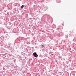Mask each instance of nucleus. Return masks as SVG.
<instances>
[{"label":"nucleus","instance_id":"nucleus-1","mask_svg":"<svg viewBox=\"0 0 76 76\" xmlns=\"http://www.w3.org/2000/svg\"><path fill=\"white\" fill-rule=\"evenodd\" d=\"M33 56H34V57H38V55H37V53L35 52L33 54Z\"/></svg>","mask_w":76,"mask_h":76},{"label":"nucleus","instance_id":"nucleus-2","mask_svg":"<svg viewBox=\"0 0 76 76\" xmlns=\"http://www.w3.org/2000/svg\"><path fill=\"white\" fill-rule=\"evenodd\" d=\"M23 7H24V5H23L21 6V9H23Z\"/></svg>","mask_w":76,"mask_h":76},{"label":"nucleus","instance_id":"nucleus-3","mask_svg":"<svg viewBox=\"0 0 76 76\" xmlns=\"http://www.w3.org/2000/svg\"><path fill=\"white\" fill-rule=\"evenodd\" d=\"M42 45V46H43V47L44 46L42 45Z\"/></svg>","mask_w":76,"mask_h":76}]
</instances>
